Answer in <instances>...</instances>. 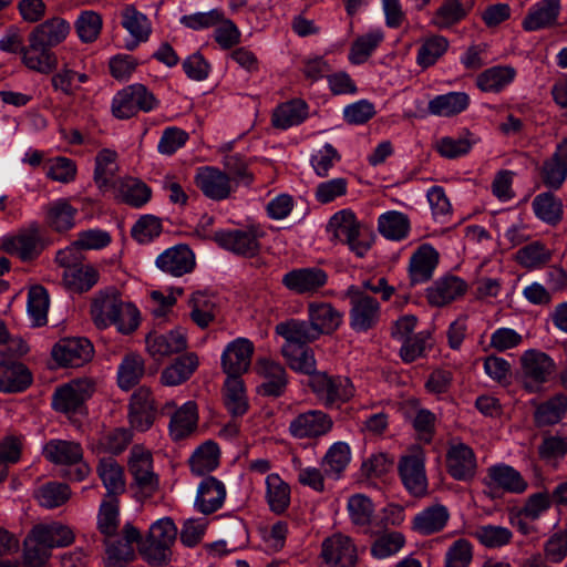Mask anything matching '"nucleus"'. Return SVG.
<instances>
[{
    "label": "nucleus",
    "mask_w": 567,
    "mask_h": 567,
    "mask_svg": "<svg viewBox=\"0 0 567 567\" xmlns=\"http://www.w3.org/2000/svg\"><path fill=\"white\" fill-rule=\"evenodd\" d=\"M116 153L104 148L95 157L94 182L99 189L107 190L116 172Z\"/></svg>",
    "instance_id": "55"
},
{
    "label": "nucleus",
    "mask_w": 567,
    "mask_h": 567,
    "mask_svg": "<svg viewBox=\"0 0 567 567\" xmlns=\"http://www.w3.org/2000/svg\"><path fill=\"white\" fill-rule=\"evenodd\" d=\"M38 536L52 549L54 547H65L74 542L75 535L73 530L60 523L34 526Z\"/></svg>",
    "instance_id": "59"
},
{
    "label": "nucleus",
    "mask_w": 567,
    "mask_h": 567,
    "mask_svg": "<svg viewBox=\"0 0 567 567\" xmlns=\"http://www.w3.org/2000/svg\"><path fill=\"white\" fill-rule=\"evenodd\" d=\"M346 296L350 303L349 321L352 330L367 332L373 329L381 316L379 301L354 285L347 289Z\"/></svg>",
    "instance_id": "4"
},
{
    "label": "nucleus",
    "mask_w": 567,
    "mask_h": 567,
    "mask_svg": "<svg viewBox=\"0 0 567 567\" xmlns=\"http://www.w3.org/2000/svg\"><path fill=\"white\" fill-rule=\"evenodd\" d=\"M470 96L464 92H450L437 95L427 104L430 114L436 116H454L467 109Z\"/></svg>",
    "instance_id": "39"
},
{
    "label": "nucleus",
    "mask_w": 567,
    "mask_h": 567,
    "mask_svg": "<svg viewBox=\"0 0 567 567\" xmlns=\"http://www.w3.org/2000/svg\"><path fill=\"white\" fill-rule=\"evenodd\" d=\"M440 261V254L430 244H422L412 254L408 267L412 286L430 281Z\"/></svg>",
    "instance_id": "19"
},
{
    "label": "nucleus",
    "mask_w": 567,
    "mask_h": 567,
    "mask_svg": "<svg viewBox=\"0 0 567 567\" xmlns=\"http://www.w3.org/2000/svg\"><path fill=\"white\" fill-rule=\"evenodd\" d=\"M97 530L109 539L116 536L120 526L118 499H103L97 514Z\"/></svg>",
    "instance_id": "53"
},
{
    "label": "nucleus",
    "mask_w": 567,
    "mask_h": 567,
    "mask_svg": "<svg viewBox=\"0 0 567 567\" xmlns=\"http://www.w3.org/2000/svg\"><path fill=\"white\" fill-rule=\"evenodd\" d=\"M532 207L537 218L548 225L555 226L563 219V203L553 193L538 194Z\"/></svg>",
    "instance_id": "45"
},
{
    "label": "nucleus",
    "mask_w": 567,
    "mask_h": 567,
    "mask_svg": "<svg viewBox=\"0 0 567 567\" xmlns=\"http://www.w3.org/2000/svg\"><path fill=\"white\" fill-rule=\"evenodd\" d=\"M22 62L24 65L42 74L52 72L58 64L56 58L50 48L34 42L33 39L29 38V44L22 52Z\"/></svg>",
    "instance_id": "36"
},
{
    "label": "nucleus",
    "mask_w": 567,
    "mask_h": 567,
    "mask_svg": "<svg viewBox=\"0 0 567 567\" xmlns=\"http://www.w3.org/2000/svg\"><path fill=\"white\" fill-rule=\"evenodd\" d=\"M516 71L509 65H497L486 69L476 78V85L483 92H501L515 79Z\"/></svg>",
    "instance_id": "40"
},
{
    "label": "nucleus",
    "mask_w": 567,
    "mask_h": 567,
    "mask_svg": "<svg viewBox=\"0 0 567 567\" xmlns=\"http://www.w3.org/2000/svg\"><path fill=\"white\" fill-rule=\"evenodd\" d=\"M378 229L388 239L402 240L409 234L410 220L403 213L388 212L379 217Z\"/></svg>",
    "instance_id": "50"
},
{
    "label": "nucleus",
    "mask_w": 567,
    "mask_h": 567,
    "mask_svg": "<svg viewBox=\"0 0 567 567\" xmlns=\"http://www.w3.org/2000/svg\"><path fill=\"white\" fill-rule=\"evenodd\" d=\"M105 548V566L106 567H126L135 557L133 546L124 543L118 537L114 540L104 539Z\"/></svg>",
    "instance_id": "63"
},
{
    "label": "nucleus",
    "mask_w": 567,
    "mask_h": 567,
    "mask_svg": "<svg viewBox=\"0 0 567 567\" xmlns=\"http://www.w3.org/2000/svg\"><path fill=\"white\" fill-rule=\"evenodd\" d=\"M122 25L128 33L138 40H148L152 28L148 18L134 6H126L122 13Z\"/></svg>",
    "instance_id": "57"
},
{
    "label": "nucleus",
    "mask_w": 567,
    "mask_h": 567,
    "mask_svg": "<svg viewBox=\"0 0 567 567\" xmlns=\"http://www.w3.org/2000/svg\"><path fill=\"white\" fill-rule=\"evenodd\" d=\"M198 424V410L195 401H188L175 410L168 424L169 435L174 441H181L192 435Z\"/></svg>",
    "instance_id": "32"
},
{
    "label": "nucleus",
    "mask_w": 567,
    "mask_h": 567,
    "mask_svg": "<svg viewBox=\"0 0 567 567\" xmlns=\"http://www.w3.org/2000/svg\"><path fill=\"white\" fill-rule=\"evenodd\" d=\"M93 393V384L89 380H78L55 390L52 406L63 413L78 412Z\"/></svg>",
    "instance_id": "17"
},
{
    "label": "nucleus",
    "mask_w": 567,
    "mask_h": 567,
    "mask_svg": "<svg viewBox=\"0 0 567 567\" xmlns=\"http://www.w3.org/2000/svg\"><path fill=\"white\" fill-rule=\"evenodd\" d=\"M466 291L467 284L462 278L447 275L426 289V299L431 306L444 307L463 297Z\"/></svg>",
    "instance_id": "22"
},
{
    "label": "nucleus",
    "mask_w": 567,
    "mask_h": 567,
    "mask_svg": "<svg viewBox=\"0 0 567 567\" xmlns=\"http://www.w3.org/2000/svg\"><path fill=\"white\" fill-rule=\"evenodd\" d=\"M308 106L301 100L287 102L274 112L272 124L277 128L287 130L303 122L308 115Z\"/></svg>",
    "instance_id": "47"
},
{
    "label": "nucleus",
    "mask_w": 567,
    "mask_h": 567,
    "mask_svg": "<svg viewBox=\"0 0 567 567\" xmlns=\"http://www.w3.org/2000/svg\"><path fill=\"white\" fill-rule=\"evenodd\" d=\"M446 467L454 480H473L477 470L473 450L464 443L452 445L446 453Z\"/></svg>",
    "instance_id": "21"
},
{
    "label": "nucleus",
    "mask_w": 567,
    "mask_h": 567,
    "mask_svg": "<svg viewBox=\"0 0 567 567\" xmlns=\"http://www.w3.org/2000/svg\"><path fill=\"white\" fill-rule=\"evenodd\" d=\"M470 12V8L461 0H443L434 12L431 23L437 29H449L462 20Z\"/></svg>",
    "instance_id": "42"
},
{
    "label": "nucleus",
    "mask_w": 567,
    "mask_h": 567,
    "mask_svg": "<svg viewBox=\"0 0 567 567\" xmlns=\"http://www.w3.org/2000/svg\"><path fill=\"white\" fill-rule=\"evenodd\" d=\"M133 485L143 497H152L159 487L158 475L153 468L152 453L141 445H134L127 461Z\"/></svg>",
    "instance_id": "6"
},
{
    "label": "nucleus",
    "mask_w": 567,
    "mask_h": 567,
    "mask_svg": "<svg viewBox=\"0 0 567 567\" xmlns=\"http://www.w3.org/2000/svg\"><path fill=\"white\" fill-rule=\"evenodd\" d=\"M332 417L322 410H308L295 416L289 424V433L296 439H319L333 429Z\"/></svg>",
    "instance_id": "12"
},
{
    "label": "nucleus",
    "mask_w": 567,
    "mask_h": 567,
    "mask_svg": "<svg viewBox=\"0 0 567 567\" xmlns=\"http://www.w3.org/2000/svg\"><path fill=\"white\" fill-rule=\"evenodd\" d=\"M78 209L66 199L60 198L50 203L45 208V221L55 231H65L74 226Z\"/></svg>",
    "instance_id": "41"
},
{
    "label": "nucleus",
    "mask_w": 567,
    "mask_h": 567,
    "mask_svg": "<svg viewBox=\"0 0 567 567\" xmlns=\"http://www.w3.org/2000/svg\"><path fill=\"white\" fill-rule=\"evenodd\" d=\"M156 266L171 276L181 277L194 269L195 257L188 246L177 245L163 251L156 258Z\"/></svg>",
    "instance_id": "24"
},
{
    "label": "nucleus",
    "mask_w": 567,
    "mask_h": 567,
    "mask_svg": "<svg viewBox=\"0 0 567 567\" xmlns=\"http://www.w3.org/2000/svg\"><path fill=\"white\" fill-rule=\"evenodd\" d=\"M146 348L151 357L155 360L179 353L187 348L186 333L181 328L164 334L151 332L146 337Z\"/></svg>",
    "instance_id": "23"
},
{
    "label": "nucleus",
    "mask_w": 567,
    "mask_h": 567,
    "mask_svg": "<svg viewBox=\"0 0 567 567\" xmlns=\"http://www.w3.org/2000/svg\"><path fill=\"white\" fill-rule=\"evenodd\" d=\"M194 182L202 193L213 200H224L236 190L230 177L213 166L199 167Z\"/></svg>",
    "instance_id": "14"
},
{
    "label": "nucleus",
    "mask_w": 567,
    "mask_h": 567,
    "mask_svg": "<svg viewBox=\"0 0 567 567\" xmlns=\"http://www.w3.org/2000/svg\"><path fill=\"white\" fill-rule=\"evenodd\" d=\"M177 537V527L171 517L154 522L140 546V554L152 566L167 565L172 557V546Z\"/></svg>",
    "instance_id": "2"
},
{
    "label": "nucleus",
    "mask_w": 567,
    "mask_h": 567,
    "mask_svg": "<svg viewBox=\"0 0 567 567\" xmlns=\"http://www.w3.org/2000/svg\"><path fill=\"white\" fill-rule=\"evenodd\" d=\"M99 280L97 270L90 265H78L63 272V282L72 291L90 290Z\"/></svg>",
    "instance_id": "48"
},
{
    "label": "nucleus",
    "mask_w": 567,
    "mask_h": 567,
    "mask_svg": "<svg viewBox=\"0 0 567 567\" xmlns=\"http://www.w3.org/2000/svg\"><path fill=\"white\" fill-rule=\"evenodd\" d=\"M45 246L47 243L38 224H31L28 228L3 241L6 251L17 255L23 261L35 259Z\"/></svg>",
    "instance_id": "13"
},
{
    "label": "nucleus",
    "mask_w": 567,
    "mask_h": 567,
    "mask_svg": "<svg viewBox=\"0 0 567 567\" xmlns=\"http://www.w3.org/2000/svg\"><path fill=\"white\" fill-rule=\"evenodd\" d=\"M144 373L143 359L137 354L126 355L118 367L117 381L123 390L132 389Z\"/></svg>",
    "instance_id": "62"
},
{
    "label": "nucleus",
    "mask_w": 567,
    "mask_h": 567,
    "mask_svg": "<svg viewBox=\"0 0 567 567\" xmlns=\"http://www.w3.org/2000/svg\"><path fill=\"white\" fill-rule=\"evenodd\" d=\"M567 413V395L557 393L540 403L535 411V422L538 426L554 425Z\"/></svg>",
    "instance_id": "43"
},
{
    "label": "nucleus",
    "mask_w": 567,
    "mask_h": 567,
    "mask_svg": "<svg viewBox=\"0 0 567 567\" xmlns=\"http://www.w3.org/2000/svg\"><path fill=\"white\" fill-rule=\"evenodd\" d=\"M219 449L216 443L208 441L202 444L192 455L189 465L196 475L212 472L218 465Z\"/></svg>",
    "instance_id": "54"
},
{
    "label": "nucleus",
    "mask_w": 567,
    "mask_h": 567,
    "mask_svg": "<svg viewBox=\"0 0 567 567\" xmlns=\"http://www.w3.org/2000/svg\"><path fill=\"white\" fill-rule=\"evenodd\" d=\"M254 344L246 338H238L230 342L223 352L221 367L227 378H240L251 363Z\"/></svg>",
    "instance_id": "18"
},
{
    "label": "nucleus",
    "mask_w": 567,
    "mask_h": 567,
    "mask_svg": "<svg viewBox=\"0 0 567 567\" xmlns=\"http://www.w3.org/2000/svg\"><path fill=\"white\" fill-rule=\"evenodd\" d=\"M257 370L264 378V382L258 386V393L264 396H281L288 383L285 368L275 361L261 359L257 362Z\"/></svg>",
    "instance_id": "25"
},
{
    "label": "nucleus",
    "mask_w": 567,
    "mask_h": 567,
    "mask_svg": "<svg viewBox=\"0 0 567 567\" xmlns=\"http://www.w3.org/2000/svg\"><path fill=\"white\" fill-rule=\"evenodd\" d=\"M121 302V293L115 288L100 291L91 305V316L95 326L100 329L111 326Z\"/></svg>",
    "instance_id": "28"
},
{
    "label": "nucleus",
    "mask_w": 567,
    "mask_h": 567,
    "mask_svg": "<svg viewBox=\"0 0 567 567\" xmlns=\"http://www.w3.org/2000/svg\"><path fill=\"white\" fill-rule=\"evenodd\" d=\"M560 0H540L534 4L523 21L526 31H537L557 23Z\"/></svg>",
    "instance_id": "35"
},
{
    "label": "nucleus",
    "mask_w": 567,
    "mask_h": 567,
    "mask_svg": "<svg viewBox=\"0 0 567 567\" xmlns=\"http://www.w3.org/2000/svg\"><path fill=\"white\" fill-rule=\"evenodd\" d=\"M328 282V274L319 267L295 268L282 276V286L298 296L312 297Z\"/></svg>",
    "instance_id": "11"
},
{
    "label": "nucleus",
    "mask_w": 567,
    "mask_h": 567,
    "mask_svg": "<svg viewBox=\"0 0 567 567\" xmlns=\"http://www.w3.org/2000/svg\"><path fill=\"white\" fill-rule=\"evenodd\" d=\"M50 299L42 286H34L28 293V312L34 326H44L48 321Z\"/></svg>",
    "instance_id": "61"
},
{
    "label": "nucleus",
    "mask_w": 567,
    "mask_h": 567,
    "mask_svg": "<svg viewBox=\"0 0 567 567\" xmlns=\"http://www.w3.org/2000/svg\"><path fill=\"white\" fill-rule=\"evenodd\" d=\"M519 362L524 389L530 393L539 391L556 371L554 360L547 353L536 349L525 351Z\"/></svg>",
    "instance_id": "5"
},
{
    "label": "nucleus",
    "mask_w": 567,
    "mask_h": 567,
    "mask_svg": "<svg viewBox=\"0 0 567 567\" xmlns=\"http://www.w3.org/2000/svg\"><path fill=\"white\" fill-rule=\"evenodd\" d=\"M96 473L106 489L103 499H118L126 489V481L123 467L113 457H104L99 461Z\"/></svg>",
    "instance_id": "27"
},
{
    "label": "nucleus",
    "mask_w": 567,
    "mask_h": 567,
    "mask_svg": "<svg viewBox=\"0 0 567 567\" xmlns=\"http://www.w3.org/2000/svg\"><path fill=\"white\" fill-rule=\"evenodd\" d=\"M449 45V40L443 35H431L425 38L417 50V65L422 69H427L434 65L447 51Z\"/></svg>",
    "instance_id": "52"
},
{
    "label": "nucleus",
    "mask_w": 567,
    "mask_h": 567,
    "mask_svg": "<svg viewBox=\"0 0 567 567\" xmlns=\"http://www.w3.org/2000/svg\"><path fill=\"white\" fill-rule=\"evenodd\" d=\"M276 333L285 339L284 346L291 349L306 347L308 343L317 340L318 332L309 321L290 319L276 326Z\"/></svg>",
    "instance_id": "31"
},
{
    "label": "nucleus",
    "mask_w": 567,
    "mask_h": 567,
    "mask_svg": "<svg viewBox=\"0 0 567 567\" xmlns=\"http://www.w3.org/2000/svg\"><path fill=\"white\" fill-rule=\"evenodd\" d=\"M266 499L276 514L284 513L290 505V487L278 474L266 477Z\"/></svg>",
    "instance_id": "44"
},
{
    "label": "nucleus",
    "mask_w": 567,
    "mask_h": 567,
    "mask_svg": "<svg viewBox=\"0 0 567 567\" xmlns=\"http://www.w3.org/2000/svg\"><path fill=\"white\" fill-rule=\"evenodd\" d=\"M320 557L328 567H357L359 563L357 544L341 533L323 539Z\"/></svg>",
    "instance_id": "9"
},
{
    "label": "nucleus",
    "mask_w": 567,
    "mask_h": 567,
    "mask_svg": "<svg viewBox=\"0 0 567 567\" xmlns=\"http://www.w3.org/2000/svg\"><path fill=\"white\" fill-rule=\"evenodd\" d=\"M198 357L188 352L178 357L172 364L166 367L161 374V382L167 386H176L186 382L198 368Z\"/></svg>",
    "instance_id": "37"
},
{
    "label": "nucleus",
    "mask_w": 567,
    "mask_h": 567,
    "mask_svg": "<svg viewBox=\"0 0 567 567\" xmlns=\"http://www.w3.org/2000/svg\"><path fill=\"white\" fill-rule=\"evenodd\" d=\"M485 484L504 489L508 493L520 494L527 489V482L514 467L497 464L488 467Z\"/></svg>",
    "instance_id": "30"
},
{
    "label": "nucleus",
    "mask_w": 567,
    "mask_h": 567,
    "mask_svg": "<svg viewBox=\"0 0 567 567\" xmlns=\"http://www.w3.org/2000/svg\"><path fill=\"white\" fill-rule=\"evenodd\" d=\"M157 413L155 399L151 390L140 386L131 395L128 405V419L131 426L140 432H145L154 424Z\"/></svg>",
    "instance_id": "15"
},
{
    "label": "nucleus",
    "mask_w": 567,
    "mask_h": 567,
    "mask_svg": "<svg viewBox=\"0 0 567 567\" xmlns=\"http://www.w3.org/2000/svg\"><path fill=\"white\" fill-rule=\"evenodd\" d=\"M309 322L321 334L334 332L342 323L343 315L328 302H310L308 305Z\"/></svg>",
    "instance_id": "33"
},
{
    "label": "nucleus",
    "mask_w": 567,
    "mask_h": 567,
    "mask_svg": "<svg viewBox=\"0 0 567 567\" xmlns=\"http://www.w3.org/2000/svg\"><path fill=\"white\" fill-rule=\"evenodd\" d=\"M425 454L420 446H413L408 454L401 456L399 474L405 488L414 496H422L427 489L425 474Z\"/></svg>",
    "instance_id": "10"
},
{
    "label": "nucleus",
    "mask_w": 567,
    "mask_h": 567,
    "mask_svg": "<svg viewBox=\"0 0 567 567\" xmlns=\"http://www.w3.org/2000/svg\"><path fill=\"white\" fill-rule=\"evenodd\" d=\"M32 383L30 370L21 362H0V392L17 393L28 389Z\"/></svg>",
    "instance_id": "29"
},
{
    "label": "nucleus",
    "mask_w": 567,
    "mask_h": 567,
    "mask_svg": "<svg viewBox=\"0 0 567 567\" xmlns=\"http://www.w3.org/2000/svg\"><path fill=\"white\" fill-rule=\"evenodd\" d=\"M350 460L351 452L349 445L344 442H337L329 447L323 457V471L327 475L339 476L348 466Z\"/></svg>",
    "instance_id": "60"
},
{
    "label": "nucleus",
    "mask_w": 567,
    "mask_h": 567,
    "mask_svg": "<svg viewBox=\"0 0 567 567\" xmlns=\"http://www.w3.org/2000/svg\"><path fill=\"white\" fill-rule=\"evenodd\" d=\"M157 104L158 101L145 85L135 83L116 93L112 101V113L116 118L127 120L138 111L151 112Z\"/></svg>",
    "instance_id": "7"
},
{
    "label": "nucleus",
    "mask_w": 567,
    "mask_h": 567,
    "mask_svg": "<svg viewBox=\"0 0 567 567\" xmlns=\"http://www.w3.org/2000/svg\"><path fill=\"white\" fill-rule=\"evenodd\" d=\"M449 519V509L442 504H434L413 517L412 529L420 535L429 536L443 530Z\"/></svg>",
    "instance_id": "34"
},
{
    "label": "nucleus",
    "mask_w": 567,
    "mask_h": 567,
    "mask_svg": "<svg viewBox=\"0 0 567 567\" xmlns=\"http://www.w3.org/2000/svg\"><path fill=\"white\" fill-rule=\"evenodd\" d=\"M308 386L326 409H340L354 396V386L351 380L342 375L319 371L309 378Z\"/></svg>",
    "instance_id": "3"
},
{
    "label": "nucleus",
    "mask_w": 567,
    "mask_h": 567,
    "mask_svg": "<svg viewBox=\"0 0 567 567\" xmlns=\"http://www.w3.org/2000/svg\"><path fill=\"white\" fill-rule=\"evenodd\" d=\"M190 319L199 328H207L216 318L217 307L213 297L197 291L189 298Z\"/></svg>",
    "instance_id": "46"
},
{
    "label": "nucleus",
    "mask_w": 567,
    "mask_h": 567,
    "mask_svg": "<svg viewBox=\"0 0 567 567\" xmlns=\"http://www.w3.org/2000/svg\"><path fill=\"white\" fill-rule=\"evenodd\" d=\"M327 231L331 233L333 240L348 245L358 257H363L373 243L372 230L360 223L351 209H342L332 215Z\"/></svg>",
    "instance_id": "1"
},
{
    "label": "nucleus",
    "mask_w": 567,
    "mask_h": 567,
    "mask_svg": "<svg viewBox=\"0 0 567 567\" xmlns=\"http://www.w3.org/2000/svg\"><path fill=\"white\" fill-rule=\"evenodd\" d=\"M384 34L381 30H372L358 37L351 44L349 51V61L352 64L364 63L375 49L381 44Z\"/></svg>",
    "instance_id": "51"
},
{
    "label": "nucleus",
    "mask_w": 567,
    "mask_h": 567,
    "mask_svg": "<svg viewBox=\"0 0 567 567\" xmlns=\"http://www.w3.org/2000/svg\"><path fill=\"white\" fill-rule=\"evenodd\" d=\"M567 177V158L556 152L546 159L542 167V179L550 188L558 189Z\"/></svg>",
    "instance_id": "58"
},
{
    "label": "nucleus",
    "mask_w": 567,
    "mask_h": 567,
    "mask_svg": "<svg viewBox=\"0 0 567 567\" xmlns=\"http://www.w3.org/2000/svg\"><path fill=\"white\" fill-rule=\"evenodd\" d=\"M43 454L54 464L75 466L69 473L71 480L83 481L91 473V467L83 462V449L78 442L51 440L44 445Z\"/></svg>",
    "instance_id": "8"
},
{
    "label": "nucleus",
    "mask_w": 567,
    "mask_h": 567,
    "mask_svg": "<svg viewBox=\"0 0 567 567\" xmlns=\"http://www.w3.org/2000/svg\"><path fill=\"white\" fill-rule=\"evenodd\" d=\"M224 402L233 416H241L248 410V400L240 378H227L224 385Z\"/></svg>",
    "instance_id": "49"
},
{
    "label": "nucleus",
    "mask_w": 567,
    "mask_h": 567,
    "mask_svg": "<svg viewBox=\"0 0 567 567\" xmlns=\"http://www.w3.org/2000/svg\"><path fill=\"white\" fill-rule=\"evenodd\" d=\"M281 352L292 370L308 374L309 378L319 372L316 370V359L310 348L291 349L289 346H282Z\"/></svg>",
    "instance_id": "56"
},
{
    "label": "nucleus",
    "mask_w": 567,
    "mask_h": 567,
    "mask_svg": "<svg viewBox=\"0 0 567 567\" xmlns=\"http://www.w3.org/2000/svg\"><path fill=\"white\" fill-rule=\"evenodd\" d=\"M226 499L224 483L214 476L205 477L197 489L195 507L204 515L217 512Z\"/></svg>",
    "instance_id": "26"
},
{
    "label": "nucleus",
    "mask_w": 567,
    "mask_h": 567,
    "mask_svg": "<svg viewBox=\"0 0 567 567\" xmlns=\"http://www.w3.org/2000/svg\"><path fill=\"white\" fill-rule=\"evenodd\" d=\"M551 251L540 241H533L516 252V260L525 268L534 269L547 264Z\"/></svg>",
    "instance_id": "64"
},
{
    "label": "nucleus",
    "mask_w": 567,
    "mask_h": 567,
    "mask_svg": "<svg viewBox=\"0 0 567 567\" xmlns=\"http://www.w3.org/2000/svg\"><path fill=\"white\" fill-rule=\"evenodd\" d=\"M52 357L61 367H81L92 359L93 346L86 338H64L53 347Z\"/></svg>",
    "instance_id": "16"
},
{
    "label": "nucleus",
    "mask_w": 567,
    "mask_h": 567,
    "mask_svg": "<svg viewBox=\"0 0 567 567\" xmlns=\"http://www.w3.org/2000/svg\"><path fill=\"white\" fill-rule=\"evenodd\" d=\"M70 31V24L62 18H52L34 28L29 38L48 48L61 43Z\"/></svg>",
    "instance_id": "38"
},
{
    "label": "nucleus",
    "mask_w": 567,
    "mask_h": 567,
    "mask_svg": "<svg viewBox=\"0 0 567 567\" xmlns=\"http://www.w3.org/2000/svg\"><path fill=\"white\" fill-rule=\"evenodd\" d=\"M217 244L244 257H254L260 250L258 236L252 229L220 230L215 234Z\"/></svg>",
    "instance_id": "20"
}]
</instances>
